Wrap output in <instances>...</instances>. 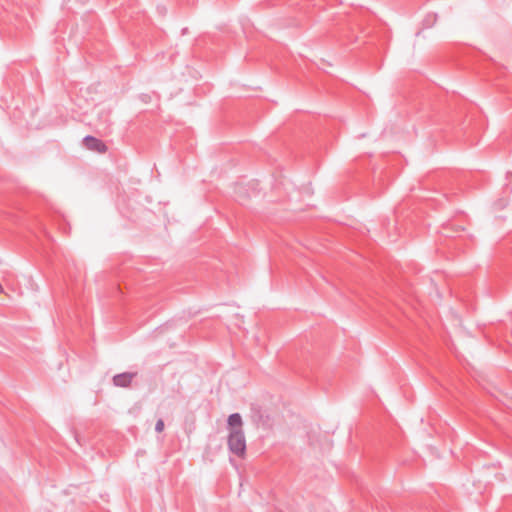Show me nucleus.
<instances>
[{"label": "nucleus", "mask_w": 512, "mask_h": 512, "mask_svg": "<svg viewBox=\"0 0 512 512\" xmlns=\"http://www.w3.org/2000/svg\"><path fill=\"white\" fill-rule=\"evenodd\" d=\"M228 448L238 457L246 453V439L243 429H232L228 435Z\"/></svg>", "instance_id": "obj_1"}, {"label": "nucleus", "mask_w": 512, "mask_h": 512, "mask_svg": "<svg viewBox=\"0 0 512 512\" xmlns=\"http://www.w3.org/2000/svg\"><path fill=\"white\" fill-rule=\"evenodd\" d=\"M137 376V372H124L114 375L112 381L116 387H129L132 380Z\"/></svg>", "instance_id": "obj_2"}, {"label": "nucleus", "mask_w": 512, "mask_h": 512, "mask_svg": "<svg viewBox=\"0 0 512 512\" xmlns=\"http://www.w3.org/2000/svg\"><path fill=\"white\" fill-rule=\"evenodd\" d=\"M83 142L85 146L90 150L97 151L99 153H104L107 150L106 145L101 140L93 136H86L83 139Z\"/></svg>", "instance_id": "obj_3"}, {"label": "nucleus", "mask_w": 512, "mask_h": 512, "mask_svg": "<svg viewBox=\"0 0 512 512\" xmlns=\"http://www.w3.org/2000/svg\"><path fill=\"white\" fill-rule=\"evenodd\" d=\"M227 424H228L229 432L232 429H242L243 422H242L241 415L239 413L231 414L228 417Z\"/></svg>", "instance_id": "obj_4"}, {"label": "nucleus", "mask_w": 512, "mask_h": 512, "mask_svg": "<svg viewBox=\"0 0 512 512\" xmlns=\"http://www.w3.org/2000/svg\"><path fill=\"white\" fill-rule=\"evenodd\" d=\"M164 429V421L162 419H159L155 424V431L160 433Z\"/></svg>", "instance_id": "obj_5"}]
</instances>
